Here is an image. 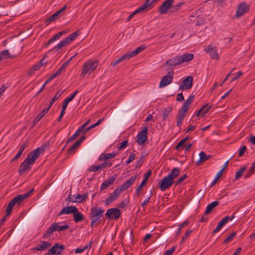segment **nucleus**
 <instances>
[{"label": "nucleus", "mask_w": 255, "mask_h": 255, "mask_svg": "<svg viewBox=\"0 0 255 255\" xmlns=\"http://www.w3.org/2000/svg\"><path fill=\"white\" fill-rule=\"evenodd\" d=\"M104 210L101 208L92 207L90 210V219H91L90 226L93 228L98 226L104 218Z\"/></svg>", "instance_id": "f257e3e1"}, {"label": "nucleus", "mask_w": 255, "mask_h": 255, "mask_svg": "<svg viewBox=\"0 0 255 255\" xmlns=\"http://www.w3.org/2000/svg\"><path fill=\"white\" fill-rule=\"evenodd\" d=\"M37 158V156L35 153L30 151L27 154L24 161L20 164L18 168L19 174L22 175L26 171L30 170Z\"/></svg>", "instance_id": "f03ea898"}, {"label": "nucleus", "mask_w": 255, "mask_h": 255, "mask_svg": "<svg viewBox=\"0 0 255 255\" xmlns=\"http://www.w3.org/2000/svg\"><path fill=\"white\" fill-rule=\"evenodd\" d=\"M60 223H54L47 229L46 232L43 234L42 239H46L50 237L55 231L61 232L68 229L70 226L68 225L59 226Z\"/></svg>", "instance_id": "7ed1b4c3"}, {"label": "nucleus", "mask_w": 255, "mask_h": 255, "mask_svg": "<svg viewBox=\"0 0 255 255\" xmlns=\"http://www.w3.org/2000/svg\"><path fill=\"white\" fill-rule=\"evenodd\" d=\"M98 66L97 61L89 60L86 61L82 67L81 75L84 76L87 74H91Z\"/></svg>", "instance_id": "20e7f679"}, {"label": "nucleus", "mask_w": 255, "mask_h": 255, "mask_svg": "<svg viewBox=\"0 0 255 255\" xmlns=\"http://www.w3.org/2000/svg\"><path fill=\"white\" fill-rule=\"evenodd\" d=\"M121 215V212L120 209L116 208H113L108 209L106 214V218L109 220H117Z\"/></svg>", "instance_id": "39448f33"}, {"label": "nucleus", "mask_w": 255, "mask_h": 255, "mask_svg": "<svg viewBox=\"0 0 255 255\" xmlns=\"http://www.w3.org/2000/svg\"><path fill=\"white\" fill-rule=\"evenodd\" d=\"M174 76V71L173 70L168 72L167 74L163 76L160 83L159 87L160 88H164L172 82Z\"/></svg>", "instance_id": "423d86ee"}, {"label": "nucleus", "mask_w": 255, "mask_h": 255, "mask_svg": "<svg viewBox=\"0 0 255 255\" xmlns=\"http://www.w3.org/2000/svg\"><path fill=\"white\" fill-rule=\"evenodd\" d=\"M34 191V189L32 188L30 189L27 192L24 194H19L16 196L12 199V201L13 202V203H15L16 205L19 206L25 199L29 197L33 193Z\"/></svg>", "instance_id": "0eeeda50"}, {"label": "nucleus", "mask_w": 255, "mask_h": 255, "mask_svg": "<svg viewBox=\"0 0 255 255\" xmlns=\"http://www.w3.org/2000/svg\"><path fill=\"white\" fill-rule=\"evenodd\" d=\"M174 182V180H171L168 176H165L160 182L159 187L161 191H164L172 185Z\"/></svg>", "instance_id": "6e6552de"}, {"label": "nucleus", "mask_w": 255, "mask_h": 255, "mask_svg": "<svg viewBox=\"0 0 255 255\" xmlns=\"http://www.w3.org/2000/svg\"><path fill=\"white\" fill-rule=\"evenodd\" d=\"M148 128L145 127L137 135V142L139 145L143 144L147 138Z\"/></svg>", "instance_id": "1a4fd4ad"}, {"label": "nucleus", "mask_w": 255, "mask_h": 255, "mask_svg": "<svg viewBox=\"0 0 255 255\" xmlns=\"http://www.w3.org/2000/svg\"><path fill=\"white\" fill-rule=\"evenodd\" d=\"M174 0H165L161 5L159 7L158 11L161 14H165L168 10L171 8V6L173 4Z\"/></svg>", "instance_id": "9d476101"}, {"label": "nucleus", "mask_w": 255, "mask_h": 255, "mask_svg": "<svg viewBox=\"0 0 255 255\" xmlns=\"http://www.w3.org/2000/svg\"><path fill=\"white\" fill-rule=\"evenodd\" d=\"M136 176L130 177L127 181L125 182L122 185L117 187L119 190H121V192L126 191L135 182Z\"/></svg>", "instance_id": "9b49d317"}, {"label": "nucleus", "mask_w": 255, "mask_h": 255, "mask_svg": "<svg viewBox=\"0 0 255 255\" xmlns=\"http://www.w3.org/2000/svg\"><path fill=\"white\" fill-rule=\"evenodd\" d=\"M121 193L122 192L121 190H119L117 187L114 190L113 193L111 194L110 195L106 198L105 200V204L106 205H109L113 202L116 200Z\"/></svg>", "instance_id": "f8f14e48"}, {"label": "nucleus", "mask_w": 255, "mask_h": 255, "mask_svg": "<svg viewBox=\"0 0 255 255\" xmlns=\"http://www.w3.org/2000/svg\"><path fill=\"white\" fill-rule=\"evenodd\" d=\"M250 9L249 6L246 2H242L238 7L236 11V17H240Z\"/></svg>", "instance_id": "ddd939ff"}, {"label": "nucleus", "mask_w": 255, "mask_h": 255, "mask_svg": "<svg viewBox=\"0 0 255 255\" xmlns=\"http://www.w3.org/2000/svg\"><path fill=\"white\" fill-rule=\"evenodd\" d=\"M67 5H64L62 8L57 10L54 13H53L49 18L47 19L45 21L46 25L49 24L53 21L59 18L61 15V13L63 12L66 8Z\"/></svg>", "instance_id": "4468645a"}, {"label": "nucleus", "mask_w": 255, "mask_h": 255, "mask_svg": "<svg viewBox=\"0 0 255 255\" xmlns=\"http://www.w3.org/2000/svg\"><path fill=\"white\" fill-rule=\"evenodd\" d=\"M193 86V77L188 76L183 80L179 86V89H190Z\"/></svg>", "instance_id": "2eb2a0df"}, {"label": "nucleus", "mask_w": 255, "mask_h": 255, "mask_svg": "<svg viewBox=\"0 0 255 255\" xmlns=\"http://www.w3.org/2000/svg\"><path fill=\"white\" fill-rule=\"evenodd\" d=\"M151 174V171L149 170L146 173V174H144V178L141 181V183L138 187V188L135 190L134 196L138 197L139 196V195L140 194V190L142 188L143 186H144L146 183V182L148 179L149 178V176H150Z\"/></svg>", "instance_id": "dca6fc26"}, {"label": "nucleus", "mask_w": 255, "mask_h": 255, "mask_svg": "<svg viewBox=\"0 0 255 255\" xmlns=\"http://www.w3.org/2000/svg\"><path fill=\"white\" fill-rule=\"evenodd\" d=\"M165 64L171 67H175L181 64L180 57L179 55H177L171 59L165 61Z\"/></svg>", "instance_id": "f3484780"}, {"label": "nucleus", "mask_w": 255, "mask_h": 255, "mask_svg": "<svg viewBox=\"0 0 255 255\" xmlns=\"http://www.w3.org/2000/svg\"><path fill=\"white\" fill-rule=\"evenodd\" d=\"M206 53L209 54L211 58L214 59H218L219 55L217 53V50L215 47H211L210 45H208L205 49Z\"/></svg>", "instance_id": "a211bd4d"}, {"label": "nucleus", "mask_w": 255, "mask_h": 255, "mask_svg": "<svg viewBox=\"0 0 255 255\" xmlns=\"http://www.w3.org/2000/svg\"><path fill=\"white\" fill-rule=\"evenodd\" d=\"M64 249L63 245H59L56 243L49 250V252L51 254H56L57 255H59Z\"/></svg>", "instance_id": "6ab92c4d"}, {"label": "nucleus", "mask_w": 255, "mask_h": 255, "mask_svg": "<svg viewBox=\"0 0 255 255\" xmlns=\"http://www.w3.org/2000/svg\"><path fill=\"white\" fill-rule=\"evenodd\" d=\"M77 211V208L75 206H70L63 208L59 212V215L63 214H74Z\"/></svg>", "instance_id": "aec40b11"}, {"label": "nucleus", "mask_w": 255, "mask_h": 255, "mask_svg": "<svg viewBox=\"0 0 255 255\" xmlns=\"http://www.w3.org/2000/svg\"><path fill=\"white\" fill-rule=\"evenodd\" d=\"M15 205L16 204L15 203H13L12 200L8 204L6 209V214L0 220V221H2L3 223L7 216H8L12 213L13 208Z\"/></svg>", "instance_id": "412c9836"}, {"label": "nucleus", "mask_w": 255, "mask_h": 255, "mask_svg": "<svg viewBox=\"0 0 255 255\" xmlns=\"http://www.w3.org/2000/svg\"><path fill=\"white\" fill-rule=\"evenodd\" d=\"M49 107L44 108L33 120V126H35L49 111Z\"/></svg>", "instance_id": "4be33fe9"}, {"label": "nucleus", "mask_w": 255, "mask_h": 255, "mask_svg": "<svg viewBox=\"0 0 255 255\" xmlns=\"http://www.w3.org/2000/svg\"><path fill=\"white\" fill-rule=\"evenodd\" d=\"M117 178V175H114L111 178H109L108 180H105L101 185L100 190H103L106 189L107 187H108L110 185L114 183Z\"/></svg>", "instance_id": "5701e85b"}, {"label": "nucleus", "mask_w": 255, "mask_h": 255, "mask_svg": "<svg viewBox=\"0 0 255 255\" xmlns=\"http://www.w3.org/2000/svg\"><path fill=\"white\" fill-rule=\"evenodd\" d=\"M153 6V4L150 1V2L148 1V0H146L145 2L139 7L141 12H143L148 11Z\"/></svg>", "instance_id": "b1692460"}, {"label": "nucleus", "mask_w": 255, "mask_h": 255, "mask_svg": "<svg viewBox=\"0 0 255 255\" xmlns=\"http://www.w3.org/2000/svg\"><path fill=\"white\" fill-rule=\"evenodd\" d=\"M49 145V142H47L45 143H44L43 145H42L40 147H39L33 150H32V152L35 153V154L37 156V158L39 156V155L43 153L45 148L47 147H48Z\"/></svg>", "instance_id": "393cba45"}, {"label": "nucleus", "mask_w": 255, "mask_h": 255, "mask_svg": "<svg viewBox=\"0 0 255 255\" xmlns=\"http://www.w3.org/2000/svg\"><path fill=\"white\" fill-rule=\"evenodd\" d=\"M41 244L33 249L35 251H45L51 246V243L47 241H41Z\"/></svg>", "instance_id": "a878e982"}, {"label": "nucleus", "mask_w": 255, "mask_h": 255, "mask_svg": "<svg viewBox=\"0 0 255 255\" xmlns=\"http://www.w3.org/2000/svg\"><path fill=\"white\" fill-rule=\"evenodd\" d=\"M180 57L181 63L189 62L193 59L194 55L192 53H185L179 56Z\"/></svg>", "instance_id": "bb28decb"}, {"label": "nucleus", "mask_w": 255, "mask_h": 255, "mask_svg": "<svg viewBox=\"0 0 255 255\" xmlns=\"http://www.w3.org/2000/svg\"><path fill=\"white\" fill-rule=\"evenodd\" d=\"M146 48V46L144 45H140V46L136 48L135 50L131 51V52H128V54L129 57V58H131L132 57L135 56V55H137L140 52L143 51Z\"/></svg>", "instance_id": "cd10ccee"}, {"label": "nucleus", "mask_w": 255, "mask_h": 255, "mask_svg": "<svg viewBox=\"0 0 255 255\" xmlns=\"http://www.w3.org/2000/svg\"><path fill=\"white\" fill-rule=\"evenodd\" d=\"M73 217L76 223L82 222L85 219L84 215L79 211L78 209L77 211L73 214Z\"/></svg>", "instance_id": "c85d7f7f"}, {"label": "nucleus", "mask_w": 255, "mask_h": 255, "mask_svg": "<svg viewBox=\"0 0 255 255\" xmlns=\"http://www.w3.org/2000/svg\"><path fill=\"white\" fill-rule=\"evenodd\" d=\"M199 159L197 161L196 164H199L200 162H204L210 158H211L212 156L210 155H207L204 151H201L199 153Z\"/></svg>", "instance_id": "c756f323"}, {"label": "nucleus", "mask_w": 255, "mask_h": 255, "mask_svg": "<svg viewBox=\"0 0 255 255\" xmlns=\"http://www.w3.org/2000/svg\"><path fill=\"white\" fill-rule=\"evenodd\" d=\"M219 204V202L217 201H215L208 205L204 212L205 215H208L211 211Z\"/></svg>", "instance_id": "7c9ffc66"}, {"label": "nucleus", "mask_w": 255, "mask_h": 255, "mask_svg": "<svg viewBox=\"0 0 255 255\" xmlns=\"http://www.w3.org/2000/svg\"><path fill=\"white\" fill-rule=\"evenodd\" d=\"M117 155L116 153L112 152L111 153H102L99 157V159L100 161L107 160L111 158H114Z\"/></svg>", "instance_id": "2f4dec72"}, {"label": "nucleus", "mask_w": 255, "mask_h": 255, "mask_svg": "<svg viewBox=\"0 0 255 255\" xmlns=\"http://www.w3.org/2000/svg\"><path fill=\"white\" fill-rule=\"evenodd\" d=\"M80 31L79 30H77L75 32L70 34L65 39L68 42V43H70L72 41L74 40L77 38V37L80 34Z\"/></svg>", "instance_id": "473e14b6"}, {"label": "nucleus", "mask_w": 255, "mask_h": 255, "mask_svg": "<svg viewBox=\"0 0 255 255\" xmlns=\"http://www.w3.org/2000/svg\"><path fill=\"white\" fill-rule=\"evenodd\" d=\"M179 174L180 169L179 168L175 167L171 170V171L168 174V176L171 180H173L174 178L178 177L179 175Z\"/></svg>", "instance_id": "72a5a7b5"}, {"label": "nucleus", "mask_w": 255, "mask_h": 255, "mask_svg": "<svg viewBox=\"0 0 255 255\" xmlns=\"http://www.w3.org/2000/svg\"><path fill=\"white\" fill-rule=\"evenodd\" d=\"M78 91H75L72 95H71L68 98H66L63 101V105L64 108H67L68 103L73 100L76 94L78 93Z\"/></svg>", "instance_id": "f704fd0d"}, {"label": "nucleus", "mask_w": 255, "mask_h": 255, "mask_svg": "<svg viewBox=\"0 0 255 255\" xmlns=\"http://www.w3.org/2000/svg\"><path fill=\"white\" fill-rule=\"evenodd\" d=\"M130 58L128 54V53L124 54L121 57L117 59L115 62H114L112 64L113 66L115 67L116 65L120 63V62H122L125 60H128Z\"/></svg>", "instance_id": "c9c22d12"}, {"label": "nucleus", "mask_w": 255, "mask_h": 255, "mask_svg": "<svg viewBox=\"0 0 255 255\" xmlns=\"http://www.w3.org/2000/svg\"><path fill=\"white\" fill-rule=\"evenodd\" d=\"M80 146V145L77 141H76L74 144H73L72 146L69 149L67 152L68 154H72L75 153Z\"/></svg>", "instance_id": "e433bc0d"}, {"label": "nucleus", "mask_w": 255, "mask_h": 255, "mask_svg": "<svg viewBox=\"0 0 255 255\" xmlns=\"http://www.w3.org/2000/svg\"><path fill=\"white\" fill-rule=\"evenodd\" d=\"M88 197V194L86 193L83 194H78L76 195V198L77 199L78 203H81L85 201Z\"/></svg>", "instance_id": "4c0bfd02"}, {"label": "nucleus", "mask_w": 255, "mask_h": 255, "mask_svg": "<svg viewBox=\"0 0 255 255\" xmlns=\"http://www.w3.org/2000/svg\"><path fill=\"white\" fill-rule=\"evenodd\" d=\"M62 94V93H61L60 92V91H58L55 96H54V97L51 100L50 103H49V106L48 107H49V109H50V108L52 107V106L53 105V104H54V103L61 96Z\"/></svg>", "instance_id": "58836bf2"}, {"label": "nucleus", "mask_w": 255, "mask_h": 255, "mask_svg": "<svg viewBox=\"0 0 255 255\" xmlns=\"http://www.w3.org/2000/svg\"><path fill=\"white\" fill-rule=\"evenodd\" d=\"M183 4L184 3L183 2H181L173 6L171 5V8L169 10L170 12L174 13L177 11Z\"/></svg>", "instance_id": "ea45409f"}, {"label": "nucleus", "mask_w": 255, "mask_h": 255, "mask_svg": "<svg viewBox=\"0 0 255 255\" xmlns=\"http://www.w3.org/2000/svg\"><path fill=\"white\" fill-rule=\"evenodd\" d=\"M246 166H243L238 170L236 173L235 178L236 179H239L243 175V173L246 170Z\"/></svg>", "instance_id": "a19ab883"}, {"label": "nucleus", "mask_w": 255, "mask_h": 255, "mask_svg": "<svg viewBox=\"0 0 255 255\" xmlns=\"http://www.w3.org/2000/svg\"><path fill=\"white\" fill-rule=\"evenodd\" d=\"M189 107V106L186 104L185 103H184L181 109L178 111V113L181 115L183 114V115L186 116Z\"/></svg>", "instance_id": "79ce46f5"}, {"label": "nucleus", "mask_w": 255, "mask_h": 255, "mask_svg": "<svg viewBox=\"0 0 255 255\" xmlns=\"http://www.w3.org/2000/svg\"><path fill=\"white\" fill-rule=\"evenodd\" d=\"M186 116L183 115V114H179L178 113L177 115V126L181 128V126L182 124L183 120L185 118Z\"/></svg>", "instance_id": "37998d69"}, {"label": "nucleus", "mask_w": 255, "mask_h": 255, "mask_svg": "<svg viewBox=\"0 0 255 255\" xmlns=\"http://www.w3.org/2000/svg\"><path fill=\"white\" fill-rule=\"evenodd\" d=\"M188 136L186 137L185 138H183L181 140H180L176 145V146L175 147V149L179 150L180 149V147L183 146L185 142L187 141V140L188 139Z\"/></svg>", "instance_id": "c03bdc74"}, {"label": "nucleus", "mask_w": 255, "mask_h": 255, "mask_svg": "<svg viewBox=\"0 0 255 255\" xmlns=\"http://www.w3.org/2000/svg\"><path fill=\"white\" fill-rule=\"evenodd\" d=\"M67 44H68V43L66 39H65L61 41L57 45H56L54 49H56V50H58L65 46Z\"/></svg>", "instance_id": "a18cd8bd"}, {"label": "nucleus", "mask_w": 255, "mask_h": 255, "mask_svg": "<svg viewBox=\"0 0 255 255\" xmlns=\"http://www.w3.org/2000/svg\"><path fill=\"white\" fill-rule=\"evenodd\" d=\"M60 38V34H56L48 41L45 46L47 47L49 44L59 39Z\"/></svg>", "instance_id": "49530a36"}, {"label": "nucleus", "mask_w": 255, "mask_h": 255, "mask_svg": "<svg viewBox=\"0 0 255 255\" xmlns=\"http://www.w3.org/2000/svg\"><path fill=\"white\" fill-rule=\"evenodd\" d=\"M101 169H102V167H101V165H91L89 169H88V170L89 171H99V170H101Z\"/></svg>", "instance_id": "de8ad7c7"}, {"label": "nucleus", "mask_w": 255, "mask_h": 255, "mask_svg": "<svg viewBox=\"0 0 255 255\" xmlns=\"http://www.w3.org/2000/svg\"><path fill=\"white\" fill-rule=\"evenodd\" d=\"M236 235V232L232 233L228 238H227L223 242V244H228L230 242H231L233 239L235 237Z\"/></svg>", "instance_id": "09e8293b"}, {"label": "nucleus", "mask_w": 255, "mask_h": 255, "mask_svg": "<svg viewBox=\"0 0 255 255\" xmlns=\"http://www.w3.org/2000/svg\"><path fill=\"white\" fill-rule=\"evenodd\" d=\"M9 55V52L8 50H4L0 52V61L3 59L6 58Z\"/></svg>", "instance_id": "8fccbe9b"}, {"label": "nucleus", "mask_w": 255, "mask_h": 255, "mask_svg": "<svg viewBox=\"0 0 255 255\" xmlns=\"http://www.w3.org/2000/svg\"><path fill=\"white\" fill-rule=\"evenodd\" d=\"M235 213L233 214V215L231 217L226 216L223 218L221 221V222L225 225L229 221H232L235 218Z\"/></svg>", "instance_id": "3c124183"}, {"label": "nucleus", "mask_w": 255, "mask_h": 255, "mask_svg": "<svg viewBox=\"0 0 255 255\" xmlns=\"http://www.w3.org/2000/svg\"><path fill=\"white\" fill-rule=\"evenodd\" d=\"M224 225H225L221 222V221H220L219 222L216 228L213 231L212 235H214L218 232Z\"/></svg>", "instance_id": "603ef678"}, {"label": "nucleus", "mask_w": 255, "mask_h": 255, "mask_svg": "<svg viewBox=\"0 0 255 255\" xmlns=\"http://www.w3.org/2000/svg\"><path fill=\"white\" fill-rule=\"evenodd\" d=\"M192 230H188L185 232L184 236L183 237L181 241L180 242V244H182L183 242H184L186 239L189 237L190 234L192 233Z\"/></svg>", "instance_id": "864d4df0"}, {"label": "nucleus", "mask_w": 255, "mask_h": 255, "mask_svg": "<svg viewBox=\"0 0 255 255\" xmlns=\"http://www.w3.org/2000/svg\"><path fill=\"white\" fill-rule=\"evenodd\" d=\"M69 202H72L73 203H78L77 199L76 198V196L73 195L72 196L71 193L68 195L67 199Z\"/></svg>", "instance_id": "5fc2aeb1"}, {"label": "nucleus", "mask_w": 255, "mask_h": 255, "mask_svg": "<svg viewBox=\"0 0 255 255\" xmlns=\"http://www.w3.org/2000/svg\"><path fill=\"white\" fill-rule=\"evenodd\" d=\"M171 111V109L169 108V109H166L163 112V120H166L168 118L169 114Z\"/></svg>", "instance_id": "6e6d98bb"}, {"label": "nucleus", "mask_w": 255, "mask_h": 255, "mask_svg": "<svg viewBox=\"0 0 255 255\" xmlns=\"http://www.w3.org/2000/svg\"><path fill=\"white\" fill-rule=\"evenodd\" d=\"M66 68L62 65L56 71V72L53 74V75L56 78V77L59 76L62 71L65 69Z\"/></svg>", "instance_id": "4d7b16f0"}, {"label": "nucleus", "mask_w": 255, "mask_h": 255, "mask_svg": "<svg viewBox=\"0 0 255 255\" xmlns=\"http://www.w3.org/2000/svg\"><path fill=\"white\" fill-rule=\"evenodd\" d=\"M246 150H247L246 146L244 145V146H243L242 147H240V149H239V157L242 156L244 154V153H245Z\"/></svg>", "instance_id": "13d9d810"}, {"label": "nucleus", "mask_w": 255, "mask_h": 255, "mask_svg": "<svg viewBox=\"0 0 255 255\" xmlns=\"http://www.w3.org/2000/svg\"><path fill=\"white\" fill-rule=\"evenodd\" d=\"M102 168H104L106 167H110L112 166V163L111 162H109L108 161L105 160V161L103 163L100 164Z\"/></svg>", "instance_id": "bf43d9fd"}, {"label": "nucleus", "mask_w": 255, "mask_h": 255, "mask_svg": "<svg viewBox=\"0 0 255 255\" xmlns=\"http://www.w3.org/2000/svg\"><path fill=\"white\" fill-rule=\"evenodd\" d=\"M187 176L186 174L180 177L176 181V185H178L182 183L186 178Z\"/></svg>", "instance_id": "052dcab7"}, {"label": "nucleus", "mask_w": 255, "mask_h": 255, "mask_svg": "<svg viewBox=\"0 0 255 255\" xmlns=\"http://www.w3.org/2000/svg\"><path fill=\"white\" fill-rule=\"evenodd\" d=\"M194 98V95H190L188 98L186 100L184 103L188 105V106H190L191 104L193 102V100Z\"/></svg>", "instance_id": "680f3d73"}, {"label": "nucleus", "mask_w": 255, "mask_h": 255, "mask_svg": "<svg viewBox=\"0 0 255 255\" xmlns=\"http://www.w3.org/2000/svg\"><path fill=\"white\" fill-rule=\"evenodd\" d=\"M205 21V18L204 17H199L196 21V25H201L204 23Z\"/></svg>", "instance_id": "e2e57ef3"}, {"label": "nucleus", "mask_w": 255, "mask_h": 255, "mask_svg": "<svg viewBox=\"0 0 255 255\" xmlns=\"http://www.w3.org/2000/svg\"><path fill=\"white\" fill-rule=\"evenodd\" d=\"M143 156H142L137 161L135 165V168L140 167L143 163L142 159Z\"/></svg>", "instance_id": "0e129e2a"}, {"label": "nucleus", "mask_w": 255, "mask_h": 255, "mask_svg": "<svg viewBox=\"0 0 255 255\" xmlns=\"http://www.w3.org/2000/svg\"><path fill=\"white\" fill-rule=\"evenodd\" d=\"M175 250V247L173 246L171 249L168 250L165 252H164L163 255H172Z\"/></svg>", "instance_id": "69168bd1"}, {"label": "nucleus", "mask_w": 255, "mask_h": 255, "mask_svg": "<svg viewBox=\"0 0 255 255\" xmlns=\"http://www.w3.org/2000/svg\"><path fill=\"white\" fill-rule=\"evenodd\" d=\"M83 131L81 128H78V129L76 130L75 133L72 136L71 139L73 138L74 140L76 139L78 136L79 135L80 132Z\"/></svg>", "instance_id": "338daca9"}, {"label": "nucleus", "mask_w": 255, "mask_h": 255, "mask_svg": "<svg viewBox=\"0 0 255 255\" xmlns=\"http://www.w3.org/2000/svg\"><path fill=\"white\" fill-rule=\"evenodd\" d=\"M27 144H28V141H25L21 145V146L20 147V148L18 150L19 152H20V153H22V152L24 151V150L25 149V148L26 147V146H27Z\"/></svg>", "instance_id": "774afa93"}]
</instances>
